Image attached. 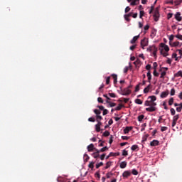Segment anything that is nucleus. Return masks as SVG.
I'll list each match as a JSON object with an SVG mask.
<instances>
[{"label": "nucleus", "mask_w": 182, "mask_h": 182, "mask_svg": "<svg viewBox=\"0 0 182 182\" xmlns=\"http://www.w3.org/2000/svg\"><path fill=\"white\" fill-rule=\"evenodd\" d=\"M157 100V97L152 95L147 98V100L144 102V106H157V103L154 102Z\"/></svg>", "instance_id": "1"}, {"label": "nucleus", "mask_w": 182, "mask_h": 182, "mask_svg": "<svg viewBox=\"0 0 182 182\" xmlns=\"http://www.w3.org/2000/svg\"><path fill=\"white\" fill-rule=\"evenodd\" d=\"M149 46V39L146 38H144V39H142L141 41V46L142 48V49H144L145 46Z\"/></svg>", "instance_id": "2"}, {"label": "nucleus", "mask_w": 182, "mask_h": 182, "mask_svg": "<svg viewBox=\"0 0 182 182\" xmlns=\"http://www.w3.org/2000/svg\"><path fill=\"white\" fill-rule=\"evenodd\" d=\"M160 18V14L159 13V10L156 9L154 14V19L155 22H157Z\"/></svg>", "instance_id": "3"}, {"label": "nucleus", "mask_w": 182, "mask_h": 182, "mask_svg": "<svg viewBox=\"0 0 182 182\" xmlns=\"http://www.w3.org/2000/svg\"><path fill=\"white\" fill-rule=\"evenodd\" d=\"M157 110V108L156 107V105H149V107L146 108V112H156Z\"/></svg>", "instance_id": "4"}, {"label": "nucleus", "mask_w": 182, "mask_h": 182, "mask_svg": "<svg viewBox=\"0 0 182 182\" xmlns=\"http://www.w3.org/2000/svg\"><path fill=\"white\" fill-rule=\"evenodd\" d=\"M178 119H180L179 114H176L173 117L172 127H174V126L177 124V120H178Z\"/></svg>", "instance_id": "5"}, {"label": "nucleus", "mask_w": 182, "mask_h": 182, "mask_svg": "<svg viewBox=\"0 0 182 182\" xmlns=\"http://www.w3.org/2000/svg\"><path fill=\"white\" fill-rule=\"evenodd\" d=\"M122 92V96H129V95L132 93V90H130L129 88H125Z\"/></svg>", "instance_id": "6"}, {"label": "nucleus", "mask_w": 182, "mask_h": 182, "mask_svg": "<svg viewBox=\"0 0 182 182\" xmlns=\"http://www.w3.org/2000/svg\"><path fill=\"white\" fill-rule=\"evenodd\" d=\"M160 48L164 49L165 52H168V50H170V48H168V46L166 45L164 43H160Z\"/></svg>", "instance_id": "7"}, {"label": "nucleus", "mask_w": 182, "mask_h": 182, "mask_svg": "<svg viewBox=\"0 0 182 182\" xmlns=\"http://www.w3.org/2000/svg\"><path fill=\"white\" fill-rule=\"evenodd\" d=\"M175 19H176V21H178V22H181V21H182L181 13L177 12L175 14Z\"/></svg>", "instance_id": "8"}, {"label": "nucleus", "mask_w": 182, "mask_h": 182, "mask_svg": "<svg viewBox=\"0 0 182 182\" xmlns=\"http://www.w3.org/2000/svg\"><path fill=\"white\" fill-rule=\"evenodd\" d=\"M132 176V171H125L122 173V177H124L125 178H127V177H130Z\"/></svg>", "instance_id": "9"}, {"label": "nucleus", "mask_w": 182, "mask_h": 182, "mask_svg": "<svg viewBox=\"0 0 182 182\" xmlns=\"http://www.w3.org/2000/svg\"><path fill=\"white\" fill-rule=\"evenodd\" d=\"M168 94H169L168 90L162 92L161 93L160 97H161V99H164V98L167 97V96H168Z\"/></svg>", "instance_id": "10"}, {"label": "nucleus", "mask_w": 182, "mask_h": 182, "mask_svg": "<svg viewBox=\"0 0 182 182\" xmlns=\"http://www.w3.org/2000/svg\"><path fill=\"white\" fill-rule=\"evenodd\" d=\"M159 143L160 142L158 140L154 139L150 142V146L152 147H156V146H159Z\"/></svg>", "instance_id": "11"}, {"label": "nucleus", "mask_w": 182, "mask_h": 182, "mask_svg": "<svg viewBox=\"0 0 182 182\" xmlns=\"http://www.w3.org/2000/svg\"><path fill=\"white\" fill-rule=\"evenodd\" d=\"M133 130V127H126L124 129V134H127L129 132H132Z\"/></svg>", "instance_id": "12"}, {"label": "nucleus", "mask_w": 182, "mask_h": 182, "mask_svg": "<svg viewBox=\"0 0 182 182\" xmlns=\"http://www.w3.org/2000/svg\"><path fill=\"white\" fill-rule=\"evenodd\" d=\"M139 38H140V34H139L138 36H134L133 38L130 41V43H132V45L134 43H136V41L139 39Z\"/></svg>", "instance_id": "13"}, {"label": "nucleus", "mask_w": 182, "mask_h": 182, "mask_svg": "<svg viewBox=\"0 0 182 182\" xmlns=\"http://www.w3.org/2000/svg\"><path fill=\"white\" fill-rule=\"evenodd\" d=\"M88 151H93L95 150V145L93 144H90L87 147Z\"/></svg>", "instance_id": "14"}, {"label": "nucleus", "mask_w": 182, "mask_h": 182, "mask_svg": "<svg viewBox=\"0 0 182 182\" xmlns=\"http://www.w3.org/2000/svg\"><path fill=\"white\" fill-rule=\"evenodd\" d=\"M120 168H126L127 167V162L126 161H124L120 163L119 164Z\"/></svg>", "instance_id": "15"}, {"label": "nucleus", "mask_w": 182, "mask_h": 182, "mask_svg": "<svg viewBox=\"0 0 182 182\" xmlns=\"http://www.w3.org/2000/svg\"><path fill=\"white\" fill-rule=\"evenodd\" d=\"M131 150H132V151H139L140 149L139 148V145H132L131 147Z\"/></svg>", "instance_id": "16"}, {"label": "nucleus", "mask_w": 182, "mask_h": 182, "mask_svg": "<svg viewBox=\"0 0 182 182\" xmlns=\"http://www.w3.org/2000/svg\"><path fill=\"white\" fill-rule=\"evenodd\" d=\"M174 77H182V71L179 70L174 74Z\"/></svg>", "instance_id": "17"}, {"label": "nucleus", "mask_w": 182, "mask_h": 182, "mask_svg": "<svg viewBox=\"0 0 182 182\" xmlns=\"http://www.w3.org/2000/svg\"><path fill=\"white\" fill-rule=\"evenodd\" d=\"M111 76L114 79V85H116V83H117V75L112 74Z\"/></svg>", "instance_id": "18"}, {"label": "nucleus", "mask_w": 182, "mask_h": 182, "mask_svg": "<svg viewBox=\"0 0 182 182\" xmlns=\"http://www.w3.org/2000/svg\"><path fill=\"white\" fill-rule=\"evenodd\" d=\"M156 50H158V49L155 46H150L148 48V50H149V52H154V51H156Z\"/></svg>", "instance_id": "19"}, {"label": "nucleus", "mask_w": 182, "mask_h": 182, "mask_svg": "<svg viewBox=\"0 0 182 182\" xmlns=\"http://www.w3.org/2000/svg\"><path fill=\"white\" fill-rule=\"evenodd\" d=\"M139 4H140V0H133L132 2H131V5L132 6H134V5H139Z\"/></svg>", "instance_id": "20"}, {"label": "nucleus", "mask_w": 182, "mask_h": 182, "mask_svg": "<svg viewBox=\"0 0 182 182\" xmlns=\"http://www.w3.org/2000/svg\"><path fill=\"white\" fill-rule=\"evenodd\" d=\"M146 76L148 77V82L149 83H151V73H150V71H149L146 74Z\"/></svg>", "instance_id": "21"}, {"label": "nucleus", "mask_w": 182, "mask_h": 182, "mask_svg": "<svg viewBox=\"0 0 182 182\" xmlns=\"http://www.w3.org/2000/svg\"><path fill=\"white\" fill-rule=\"evenodd\" d=\"M151 86V85L149 84L146 87H145L144 89V93H149Z\"/></svg>", "instance_id": "22"}, {"label": "nucleus", "mask_w": 182, "mask_h": 182, "mask_svg": "<svg viewBox=\"0 0 182 182\" xmlns=\"http://www.w3.org/2000/svg\"><path fill=\"white\" fill-rule=\"evenodd\" d=\"M134 103H136V105H143V101H141V100L137 98L134 100Z\"/></svg>", "instance_id": "23"}, {"label": "nucleus", "mask_w": 182, "mask_h": 182, "mask_svg": "<svg viewBox=\"0 0 182 182\" xmlns=\"http://www.w3.org/2000/svg\"><path fill=\"white\" fill-rule=\"evenodd\" d=\"M160 72H161L160 78L161 79H164V77L166 76V75H167V72L164 71V70L160 71Z\"/></svg>", "instance_id": "24"}, {"label": "nucleus", "mask_w": 182, "mask_h": 182, "mask_svg": "<svg viewBox=\"0 0 182 182\" xmlns=\"http://www.w3.org/2000/svg\"><path fill=\"white\" fill-rule=\"evenodd\" d=\"M106 102L110 106V107H114V106H116V103L111 102L109 100H107Z\"/></svg>", "instance_id": "25"}, {"label": "nucleus", "mask_w": 182, "mask_h": 182, "mask_svg": "<svg viewBox=\"0 0 182 182\" xmlns=\"http://www.w3.org/2000/svg\"><path fill=\"white\" fill-rule=\"evenodd\" d=\"M88 167L90 168H92V170H93V168H95V162L92 161L89 164Z\"/></svg>", "instance_id": "26"}, {"label": "nucleus", "mask_w": 182, "mask_h": 182, "mask_svg": "<svg viewBox=\"0 0 182 182\" xmlns=\"http://www.w3.org/2000/svg\"><path fill=\"white\" fill-rule=\"evenodd\" d=\"M84 157L85 158V159H84V161L85 162V163H87V161H89V159H90V157H89V155L88 154H85L84 155Z\"/></svg>", "instance_id": "27"}, {"label": "nucleus", "mask_w": 182, "mask_h": 182, "mask_svg": "<svg viewBox=\"0 0 182 182\" xmlns=\"http://www.w3.org/2000/svg\"><path fill=\"white\" fill-rule=\"evenodd\" d=\"M167 72V70H168V68L167 67H161L159 70V72Z\"/></svg>", "instance_id": "28"}, {"label": "nucleus", "mask_w": 182, "mask_h": 182, "mask_svg": "<svg viewBox=\"0 0 182 182\" xmlns=\"http://www.w3.org/2000/svg\"><path fill=\"white\" fill-rule=\"evenodd\" d=\"M137 119H138V121L142 122L143 119H144V114L139 115Z\"/></svg>", "instance_id": "29"}, {"label": "nucleus", "mask_w": 182, "mask_h": 182, "mask_svg": "<svg viewBox=\"0 0 182 182\" xmlns=\"http://www.w3.org/2000/svg\"><path fill=\"white\" fill-rule=\"evenodd\" d=\"M122 107H124V105L119 104V105L115 108V110H122Z\"/></svg>", "instance_id": "30"}, {"label": "nucleus", "mask_w": 182, "mask_h": 182, "mask_svg": "<svg viewBox=\"0 0 182 182\" xmlns=\"http://www.w3.org/2000/svg\"><path fill=\"white\" fill-rule=\"evenodd\" d=\"M173 103H174V98L171 97L168 101L169 106H172Z\"/></svg>", "instance_id": "31"}, {"label": "nucleus", "mask_w": 182, "mask_h": 182, "mask_svg": "<svg viewBox=\"0 0 182 182\" xmlns=\"http://www.w3.org/2000/svg\"><path fill=\"white\" fill-rule=\"evenodd\" d=\"M159 50H161V55H163V56H164V58H166V56H168V53H163V49L159 48Z\"/></svg>", "instance_id": "32"}, {"label": "nucleus", "mask_w": 182, "mask_h": 182, "mask_svg": "<svg viewBox=\"0 0 182 182\" xmlns=\"http://www.w3.org/2000/svg\"><path fill=\"white\" fill-rule=\"evenodd\" d=\"M181 109H182V103H180L179 104V107H176V112H181Z\"/></svg>", "instance_id": "33"}, {"label": "nucleus", "mask_w": 182, "mask_h": 182, "mask_svg": "<svg viewBox=\"0 0 182 182\" xmlns=\"http://www.w3.org/2000/svg\"><path fill=\"white\" fill-rule=\"evenodd\" d=\"M110 166H112V161L107 162L105 169L107 170V168H109V167H110Z\"/></svg>", "instance_id": "34"}, {"label": "nucleus", "mask_w": 182, "mask_h": 182, "mask_svg": "<svg viewBox=\"0 0 182 182\" xmlns=\"http://www.w3.org/2000/svg\"><path fill=\"white\" fill-rule=\"evenodd\" d=\"M92 157H94V159H97L100 157V154H97L96 152H94L92 154Z\"/></svg>", "instance_id": "35"}, {"label": "nucleus", "mask_w": 182, "mask_h": 182, "mask_svg": "<svg viewBox=\"0 0 182 182\" xmlns=\"http://www.w3.org/2000/svg\"><path fill=\"white\" fill-rule=\"evenodd\" d=\"M107 150H109V148L107 146H105L100 149V151H101V153H104V151H106Z\"/></svg>", "instance_id": "36"}, {"label": "nucleus", "mask_w": 182, "mask_h": 182, "mask_svg": "<svg viewBox=\"0 0 182 182\" xmlns=\"http://www.w3.org/2000/svg\"><path fill=\"white\" fill-rule=\"evenodd\" d=\"M170 95H171V96H174V95H176V89L172 88V89L171 90Z\"/></svg>", "instance_id": "37"}, {"label": "nucleus", "mask_w": 182, "mask_h": 182, "mask_svg": "<svg viewBox=\"0 0 182 182\" xmlns=\"http://www.w3.org/2000/svg\"><path fill=\"white\" fill-rule=\"evenodd\" d=\"M103 136L105 137H108V136H110V132H109V131H105L104 133H103Z\"/></svg>", "instance_id": "38"}, {"label": "nucleus", "mask_w": 182, "mask_h": 182, "mask_svg": "<svg viewBox=\"0 0 182 182\" xmlns=\"http://www.w3.org/2000/svg\"><path fill=\"white\" fill-rule=\"evenodd\" d=\"M103 119V117H102V116L100 115H96V122H100V120H102Z\"/></svg>", "instance_id": "39"}, {"label": "nucleus", "mask_w": 182, "mask_h": 182, "mask_svg": "<svg viewBox=\"0 0 182 182\" xmlns=\"http://www.w3.org/2000/svg\"><path fill=\"white\" fill-rule=\"evenodd\" d=\"M94 113H95V114H97V116L100 115V113H102V112H100V110L99 109H94Z\"/></svg>", "instance_id": "40"}, {"label": "nucleus", "mask_w": 182, "mask_h": 182, "mask_svg": "<svg viewBox=\"0 0 182 182\" xmlns=\"http://www.w3.org/2000/svg\"><path fill=\"white\" fill-rule=\"evenodd\" d=\"M161 121H163V122H166V119H163V116H160L159 117V119H158V122L159 123H161Z\"/></svg>", "instance_id": "41"}, {"label": "nucleus", "mask_w": 182, "mask_h": 182, "mask_svg": "<svg viewBox=\"0 0 182 182\" xmlns=\"http://www.w3.org/2000/svg\"><path fill=\"white\" fill-rule=\"evenodd\" d=\"M140 85H141V83H139L136 87H135V92H139V90H140Z\"/></svg>", "instance_id": "42"}, {"label": "nucleus", "mask_w": 182, "mask_h": 182, "mask_svg": "<svg viewBox=\"0 0 182 182\" xmlns=\"http://www.w3.org/2000/svg\"><path fill=\"white\" fill-rule=\"evenodd\" d=\"M122 156H129V152L126 149H124L122 151Z\"/></svg>", "instance_id": "43"}, {"label": "nucleus", "mask_w": 182, "mask_h": 182, "mask_svg": "<svg viewBox=\"0 0 182 182\" xmlns=\"http://www.w3.org/2000/svg\"><path fill=\"white\" fill-rule=\"evenodd\" d=\"M132 173L134 176H137V174H139V172H138L137 170H136V169H132Z\"/></svg>", "instance_id": "44"}, {"label": "nucleus", "mask_w": 182, "mask_h": 182, "mask_svg": "<svg viewBox=\"0 0 182 182\" xmlns=\"http://www.w3.org/2000/svg\"><path fill=\"white\" fill-rule=\"evenodd\" d=\"M144 16V11H140L139 12V18L141 19Z\"/></svg>", "instance_id": "45"}, {"label": "nucleus", "mask_w": 182, "mask_h": 182, "mask_svg": "<svg viewBox=\"0 0 182 182\" xmlns=\"http://www.w3.org/2000/svg\"><path fill=\"white\" fill-rule=\"evenodd\" d=\"M171 116H174V114H176V109H174V108L171 109Z\"/></svg>", "instance_id": "46"}, {"label": "nucleus", "mask_w": 182, "mask_h": 182, "mask_svg": "<svg viewBox=\"0 0 182 182\" xmlns=\"http://www.w3.org/2000/svg\"><path fill=\"white\" fill-rule=\"evenodd\" d=\"M95 130L97 133H99V132H100V126L99 125H95Z\"/></svg>", "instance_id": "47"}, {"label": "nucleus", "mask_w": 182, "mask_h": 182, "mask_svg": "<svg viewBox=\"0 0 182 182\" xmlns=\"http://www.w3.org/2000/svg\"><path fill=\"white\" fill-rule=\"evenodd\" d=\"M88 122H92V123H95V122H96V119H95V117H90L88 119Z\"/></svg>", "instance_id": "48"}, {"label": "nucleus", "mask_w": 182, "mask_h": 182, "mask_svg": "<svg viewBox=\"0 0 182 182\" xmlns=\"http://www.w3.org/2000/svg\"><path fill=\"white\" fill-rule=\"evenodd\" d=\"M109 113V110H107V109H103V116H106V114H107Z\"/></svg>", "instance_id": "49"}, {"label": "nucleus", "mask_w": 182, "mask_h": 182, "mask_svg": "<svg viewBox=\"0 0 182 182\" xmlns=\"http://www.w3.org/2000/svg\"><path fill=\"white\" fill-rule=\"evenodd\" d=\"M153 66H154V70H156L157 67L159 66V65L157 64V63L154 62V63H153Z\"/></svg>", "instance_id": "50"}, {"label": "nucleus", "mask_w": 182, "mask_h": 182, "mask_svg": "<svg viewBox=\"0 0 182 182\" xmlns=\"http://www.w3.org/2000/svg\"><path fill=\"white\" fill-rule=\"evenodd\" d=\"M101 166H103V162H100L96 164V168H99L100 167H101Z\"/></svg>", "instance_id": "51"}, {"label": "nucleus", "mask_w": 182, "mask_h": 182, "mask_svg": "<svg viewBox=\"0 0 182 182\" xmlns=\"http://www.w3.org/2000/svg\"><path fill=\"white\" fill-rule=\"evenodd\" d=\"M159 73H157V70H154V76H155L156 77H158L159 76Z\"/></svg>", "instance_id": "52"}, {"label": "nucleus", "mask_w": 182, "mask_h": 182, "mask_svg": "<svg viewBox=\"0 0 182 182\" xmlns=\"http://www.w3.org/2000/svg\"><path fill=\"white\" fill-rule=\"evenodd\" d=\"M108 96H109V97H116V94L115 93H108Z\"/></svg>", "instance_id": "53"}, {"label": "nucleus", "mask_w": 182, "mask_h": 182, "mask_svg": "<svg viewBox=\"0 0 182 182\" xmlns=\"http://www.w3.org/2000/svg\"><path fill=\"white\" fill-rule=\"evenodd\" d=\"M167 127H161V132H166L167 130Z\"/></svg>", "instance_id": "54"}, {"label": "nucleus", "mask_w": 182, "mask_h": 182, "mask_svg": "<svg viewBox=\"0 0 182 182\" xmlns=\"http://www.w3.org/2000/svg\"><path fill=\"white\" fill-rule=\"evenodd\" d=\"M97 102H99V103H103V98L102 97H98L97 98Z\"/></svg>", "instance_id": "55"}, {"label": "nucleus", "mask_w": 182, "mask_h": 182, "mask_svg": "<svg viewBox=\"0 0 182 182\" xmlns=\"http://www.w3.org/2000/svg\"><path fill=\"white\" fill-rule=\"evenodd\" d=\"M180 45V42L176 41L173 43V46H178Z\"/></svg>", "instance_id": "56"}, {"label": "nucleus", "mask_w": 182, "mask_h": 182, "mask_svg": "<svg viewBox=\"0 0 182 182\" xmlns=\"http://www.w3.org/2000/svg\"><path fill=\"white\" fill-rule=\"evenodd\" d=\"M122 140H129V139H130V136H122Z\"/></svg>", "instance_id": "57"}, {"label": "nucleus", "mask_w": 182, "mask_h": 182, "mask_svg": "<svg viewBox=\"0 0 182 182\" xmlns=\"http://www.w3.org/2000/svg\"><path fill=\"white\" fill-rule=\"evenodd\" d=\"M109 143V144H112V143H113V135L110 136Z\"/></svg>", "instance_id": "58"}, {"label": "nucleus", "mask_w": 182, "mask_h": 182, "mask_svg": "<svg viewBox=\"0 0 182 182\" xmlns=\"http://www.w3.org/2000/svg\"><path fill=\"white\" fill-rule=\"evenodd\" d=\"M110 83V77H107L106 79V85H109Z\"/></svg>", "instance_id": "59"}, {"label": "nucleus", "mask_w": 182, "mask_h": 182, "mask_svg": "<svg viewBox=\"0 0 182 182\" xmlns=\"http://www.w3.org/2000/svg\"><path fill=\"white\" fill-rule=\"evenodd\" d=\"M167 18L168 19H171V18H173V13L168 14Z\"/></svg>", "instance_id": "60"}, {"label": "nucleus", "mask_w": 182, "mask_h": 182, "mask_svg": "<svg viewBox=\"0 0 182 182\" xmlns=\"http://www.w3.org/2000/svg\"><path fill=\"white\" fill-rule=\"evenodd\" d=\"M172 59H177V53H173L172 54Z\"/></svg>", "instance_id": "61"}, {"label": "nucleus", "mask_w": 182, "mask_h": 182, "mask_svg": "<svg viewBox=\"0 0 182 182\" xmlns=\"http://www.w3.org/2000/svg\"><path fill=\"white\" fill-rule=\"evenodd\" d=\"M127 72H129V67H125L124 68V73H127Z\"/></svg>", "instance_id": "62"}, {"label": "nucleus", "mask_w": 182, "mask_h": 182, "mask_svg": "<svg viewBox=\"0 0 182 182\" xmlns=\"http://www.w3.org/2000/svg\"><path fill=\"white\" fill-rule=\"evenodd\" d=\"M130 9H130L129 6H127V7L125 8V14H127V12H129Z\"/></svg>", "instance_id": "63"}, {"label": "nucleus", "mask_w": 182, "mask_h": 182, "mask_svg": "<svg viewBox=\"0 0 182 182\" xmlns=\"http://www.w3.org/2000/svg\"><path fill=\"white\" fill-rule=\"evenodd\" d=\"M95 177H97V178H100V173H99V172H96L95 173Z\"/></svg>", "instance_id": "64"}]
</instances>
